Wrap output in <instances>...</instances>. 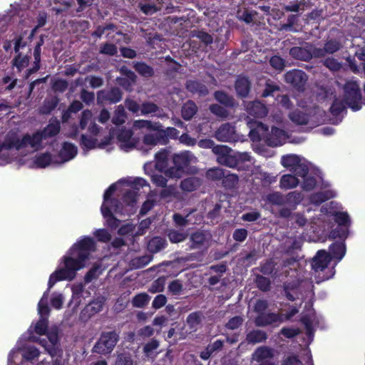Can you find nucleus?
I'll return each mask as SVG.
<instances>
[{
	"instance_id": "1",
	"label": "nucleus",
	"mask_w": 365,
	"mask_h": 365,
	"mask_svg": "<svg viewBox=\"0 0 365 365\" xmlns=\"http://www.w3.org/2000/svg\"><path fill=\"white\" fill-rule=\"evenodd\" d=\"M94 250L95 242L93 239L89 237H83L76 242L67 254L62 257L58 268L50 275L48 289L43 293L38 304V313L40 317L34 327V331L36 334L43 335L46 334L47 330V317L50 312L48 306L50 289L58 281L73 279L77 272L85 267L86 261Z\"/></svg>"
},
{
	"instance_id": "2",
	"label": "nucleus",
	"mask_w": 365,
	"mask_h": 365,
	"mask_svg": "<svg viewBox=\"0 0 365 365\" xmlns=\"http://www.w3.org/2000/svg\"><path fill=\"white\" fill-rule=\"evenodd\" d=\"M346 254L344 242H336L329 246V252L326 250H319L313 257L312 267L314 274L317 283H320L331 278L335 270L333 267H329L331 258L339 262Z\"/></svg>"
},
{
	"instance_id": "3",
	"label": "nucleus",
	"mask_w": 365,
	"mask_h": 365,
	"mask_svg": "<svg viewBox=\"0 0 365 365\" xmlns=\"http://www.w3.org/2000/svg\"><path fill=\"white\" fill-rule=\"evenodd\" d=\"M60 131L58 121L50 123L42 131L32 134H26L20 138V147L23 149L24 155L38 150L42 148V142L48 138L57 135Z\"/></svg>"
},
{
	"instance_id": "4",
	"label": "nucleus",
	"mask_w": 365,
	"mask_h": 365,
	"mask_svg": "<svg viewBox=\"0 0 365 365\" xmlns=\"http://www.w3.org/2000/svg\"><path fill=\"white\" fill-rule=\"evenodd\" d=\"M116 189V183L109 186L103 195V202L101 207V213L106 220V225L113 230L116 229L119 226L120 221L113 216L112 212L115 213L122 212L120 202L117 199H110Z\"/></svg>"
},
{
	"instance_id": "5",
	"label": "nucleus",
	"mask_w": 365,
	"mask_h": 365,
	"mask_svg": "<svg viewBox=\"0 0 365 365\" xmlns=\"http://www.w3.org/2000/svg\"><path fill=\"white\" fill-rule=\"evenodd\" d=\"M284 292L286 298L289 301L296 299H312L314 293L312 282L308 279L293 280L284 283Z\"/></svg>"
},
{
	"instance_id": "6",
	"label": "nucleus",
	"mask_w": 365,
	"mask_h": 365,
	"mask_svg": "<svg viewBox=\"0 0 365 365\" xmlns=\"http://www.w3.org/2000/svg\"><path fill=\"white\" fill-rule=\"evenodd\" d=\"M32 0H20L10 5V9L0 14V23H26L30 17Z\"/></svg>"
},
{
	"instance_id": "7",
	"label": "nucleus",
	"mask_w": 365,
	"mask_h": 365,
	"mask_svg": "<svg viewBox=\"0 0 365 365\" xmlns=\"http://www.w3.org/2000/svg\"><path fill=\"white\" fill-rule=\"evenodd\" d=\"M289 119L297 125H310L315 127L323 121L322 111L316 107H307L303 110H295L289 114Z\"/></svg>"
},
{
	"instance_id": "8",
	"label": "nucleus",
	"mask_w": 365,
	"mask_h": 365,
	"mask_svg": "<svg viewBox=\"0 0 365 365\" xmlns=\"http://www.w3.org/2000/svg\"><path fill=\"white\" fill-rule=\"evenodd\" d=\"M20 143V137L13 132L7 133L3 142L0 141V166L10 163L15 158L11 153L12 149L24 155L23 149L19 146Z\"/></svg>"
},
{
	"instance_id": "9",
	"label": "nucleus",
	"mask_w": 365,
	"mask_h": 365,
	"mask_svg": "<svg viewBox=\"0 0 365 365\" xmlns=\"http://www.w3.org/2000/svg\"><path fill=\"white\" fill-rule=\"evenodd\" d=\"M173 165L165 170V175L171 178H180L185 169L191 163L197 162V158L190 151H183L174 154L172 157Z\"/></svg>"
},
{
	"instance_id": "10",
	"label": "nucleus",
	"mask_w": 365,
	"mask_h": 365,
	"mask_svg": "<svg viewBox=\"0 0 365 365\" xmlns=\"http://www.w3.org/2000/svg\"><path fill=\"white\" fill-rule=\"evenodd\" d=\"M28 340L37 342L52 356H56L60 351L58 347V335L57 331H51L48 334V340L35 336L33 334L32 327L27 331Z\"/></svg>"
},
{
	"instance_id": "11",
	"label": "nucleus",
	"mask_w": 365,
	"mask_h": 365,
	"mask_svg": "<svg viewBox=\"0 0 365 365\" xmlns=\"http://www.w3.org/2000/svg\"><path fill=\"white\" fill-rule=\"evenodd\" d=\"M86 130L91 135L96 136L100 133L101 128L95 122L93 113L90 110H84L80 117L78 125L73 128V131L70 134L71 138H76L79 130Z\"/></svg>"
},
{
	"instance_id": "12",
	"label": "nucleus",
	"mask_w": 365,
	"mask_h": 365,
	"mask_svg": "<svg viewBox=\"0 0 365 365\" xmlns=\"http://www.w3.org/2000/svg\"><path fill=\"white\" fill-rule=\"evenodd\" d=\"M344 99L347 106L354 111L359 110L361 108V91L359 85L356 81H350L344 85Z\"/></svg>"
},
{
	"instance_id": "13",
	"label": "nucleus",
	"mask_w": 365,
	"mask_h": 365,
	"mask_svg": "<svg viewBox=\"0 0 365 365\" xmlns=\"http://www.w3.org/2000/svg\"><path fill=\"white\" fill-rule=\"evenodd\" d=\"M119 340V335L115 331L104 332L93 348V352L99 354H110Z\"/></svg>"
},
{
	"instance_id": "14",
	"label": "nucleus",
	"mask_w": 365,
	"mask_h": 365,
	"mask_svg": "<svg viewBox=\"0 0 365 365\" xmlns=\"http://www.w3.org/2000/svg\"><path fill=\"white\" fill-rule=\"evenodd\" d=\"M276 350L269 346H258L252 354L251 359L258 365H275L274 361L276 355Z\"/></svg>"
},
{
	"instance_id": "15",
	"label": "nucleus",
	"mask_w": 365,
	"mask_h": 365,
	"mask_svg": "<svg viewBox=\"0 0 365 365\" xmlns=\"http://www.w3.org/2000/svg\"><path fill=\"white\" fill-rule=\"evenodd\" d=\"M160 128L158 130H153L155 133H147L143 136V145H139L137 143V149L142 150L143 153H147L150 150L157 145H165V134L160 131Z\"/></svg>"
},
{
	"instance_id": "16",
	"label": "nucleus",
	"mask_w": 365,
	"mask_h": 365,
	"mask_svg": "<svg viewBox=\"0 0 365 365\" xmlns=\"http://www.w3.org/2000/svg\"><path fill=\"white\" fill-rule=\"evenodd\" d=\"M212 235L204 231H197L190 235L188 242L190 250H205L210 245Z\"/></svg>"
},
{
	"instance_id": "17",
	"label": "nucleus",
	"mask_w": 365,
	"mask_h": 365,
	"mask_svg": "<svg viewBox=\"0 0 365 365\" xmlns=\"http://www.w3.org/2000/svg\"><path fill=\"white\" fill-rule=\"evenodd\" d=\"M247 123L250 129L249 136L252 141L264 140L268 143L269 131L267 125L252 119L248 120Z\"/></svg>"
},
{
	"instance_id": "18",
	"label": "nucleus",
	"mask_w": 365,
	"mask_h": 365,
	"mask_svg": "<svg viewBox=\"0 0 365 365\" xmlns=\"http://www.w3.org/2000/svg\"><path fill=\"white\" fill-rule=\"evenodd\" d=\"M213 153L216 154L217 162L229 168H237V160L235 153L230 154V149L226 145H216L213 148Z\"/></svg>"
},
{
	"instance_id": "19",
	"label": "nucleus",
	"mask_w": 365,
	"mask_h": 365,
	"mask_svg": "<svg viewBox=\"0 0 365 365\" xmlns=\"http://www.w3.org/2000/svg\"><path fill=\"white\" fill-rule=\"evenodd\" d=\"M301 322L305 327L306 333L310 343L314 338V327H319L320 319L317 316L316 312L312 309L308 313L302 314Z\"/></svg>"
},
{
	"instance_id": "20",
	"label": "nucleus",
	"mask_w": 365,
	"mask_h": 365,
	"mask_svg": "<svg viewBox=\"0 0 365 365\" xmlns=\"http://www.w3.org/2000/svg\"><path fill=\"white\" fill-rule=\"evenodd\" d=\"M28 336L27 332L23 334L17 341L16 347L13 349L16 351L14 359L18 356L19 351H22V356L26 361H32L38 357L40 352L37 348L34 346H24L21 344L24 339H28Z\"/></svg>"
},
{
	"instance_id": "21",
	"label": "nucleus",
	"mask_w": 365,
	"mask_h": 365,
	"mask_svg": "<svg viewBox=\"0 0 365 365\" xmlns=\"http://www.w3.org/2000/svg\"><path fill=\"white\" fill-rule=\"evenodd\" d=\"M215 138L221 142H235L237 140L235 127L230 123L222 124L215 131Z\"/></svg>"
},
{
	"instance_id": "22",
	"label": "nucleus",
	"mask_w": 365,
	"mask_h": 365,
	"mask_svg": "<svg viewBox=\"0 0 365 365\" xmlns=\"http://www.w3.org/2000/svg\"><path fill=\"white\" fill-rule=\"evenodd\" d=\"M284 81L297 90H303L307 81V74L300 70H292L284 75Z\"/></svg>"
},
{
	"instance_id": "23",
	"label": "nucleus",
	"mask_w": 365,
	"mask_h": 365,
	"mask_svg": "<svg viewBox=\"0 0 365 365\" xmlns=\"http://www.w3.org/2000/svg\"><path fill=\"white\" fill-rule=\"evenodd\" d=\"M284 322V317L282 314L268 312L258 314L255 319V324L257 327H264L269 325L278 326Z\"/></svg>"
},
{
	"instance_id": "24",
	"label": "nucleus",
	"mask_w": 365,
	"mask_h": 365,
	"mask_svg": "<svg viewBox=\"0 0 365 365\" xmlns=\"http://www.w3.org/2000/svg\"><path fill=\"white\" fill-rule=\"evenodd\" d=\"M121 150L128 152L137 148V142L133 138V132L130 129L123 128L116 134Z\"/></svg>"
},
{
	"instance_id": "25",
	"label": "nucleus",
	"mask_w": 365,
	"mask_h": 365,
	"mask_svg": "<svg viewBox=\"0 0 365 365\" xmlns=\"http://www.w3.org/2000/svg\"><path fill=\"white\" fill-rule=\"evenodd\" d=\"M122 99V93L118 88H113L110 90H101L97 93V102L98 104L105 103H115Z\"/></svg>"
},
{
	"instance_id": "26",
	"label": "nucleus",
	"mask_w": 365,
	"mask_h": 365,
	"mask_svg": "<svg viewBox=\"0 0 365 365\" xmlns=\"http://www.w3.org/2000/svg\"><path fill=\"white\" fill-rule=\"evenodd\" d=\"M317 48L312 45H307L305 47H294L290 49V55L301 61H309L313 56H315Z\"/></svg>"
},
{
	"instance_id": "27",
	"label": "nucleus",
	"mask_w": 365,
	"mask_h": 365,
	"mask_svg": "<svg viewBox=\"0 0 365 365\" xmlns=\"http://www.w3.org/2000/svg\"><path fill=\"white\" fill-rule=\"evenodd\" d=\"M170 156V151L168 149H161L155 155V165L154 167L159 172L165 173V170L168 169V160Z\"/></svg>"
},
{
	"instance_id": "28",
	"label": "nucleus",
	"mask_w": 365,
	"mask_h": 365,
	"mask_svg": "<svg viewBox=\"0 0 365 365\" xmlns=\"http://www.w3.org/2000/svg\"><path fill=\"white\" fill-rule=\"evenodd\" d=\"M287 139L286 132L280 128L273 127L271 133H269L267 144L272 147L282 145Z\"/></svg>"
},
{
	"instance_id": "29",
	"label": "nucleus",
	"mask_w": 365,
	"mask_h": 365,
	"mask_svg": "<svg viewBox=\"0 0 365 365\" xmlns=\"http://www.w3.org/2000/svg\"><path fill=\"white\" fill-rule=\"evenodd\" d=\"M247 112L255 118H263L267 115V108L259 101L250 102L246 106Z\"/></svg>"
},
{
	"instance_id": "30",
	"label": "nucleus",
	"mask_w": 365,
	"mask_h": 365,
	"mask_svg": "<svg viewBox=\"0 0 365 365\" xmlns=\"http://www.w3.org/2000/svg\"><path fill=\"white\" fill-rule=\"evenodd\" d=\"M140 115H151L160 118L165 116L163 110L161 109L158 105L150 101H145L141 104Z\"/></svg>"
},
{
	"instance_id": "31",
	"label": "nucleus",
	"mask_w": 365,
	"mask_h": 365,
	"mask_svg": "<svg viewBox=\"0 0 365 365\" xmlns=\"http://www.w3.org/2000/svg\"><path fill=\"white\" fill-rule=\"evenodd\" d=\"M77 148L70 143H64L59 153L58 164H63L72 160L77 154Z\"/></svg>"
},
{
	"instance_id": "32",
	"label": "nucleus",
	"mask_w": 365,
	"mask_h": 365,
	"mask_svg": "<svg viewBox=\"0 0 365 365\" xmlns=\"http://www.w3.org/2000/svg\"><path fill=\"white\" fill-rule=\"evenodd\" d=\"M318 173V170L313 169L305 178H302L301 187L304 191H311L315 188L318 183L317 178L321 179Z\"/></svg>"
},
{
	"instance_id": "33",
	"label": "nucleus",
	"mask_w": 365,
	"mask_h": 365,
	"mask_svg": "<svg viewBox=\"0 0 365 365\" xmlns=\"http://www.w3.org/2000/svg\"><path fill=\"white\" fill-rule=\"evenodd\" d=\"M267 337L266 331L261 329H253L247 334L245 341L250 344H256L266 341Z\"/></svg>"
},
{
	"instance_id": "34",
	"label": "nucleus",
	"mask_w": 365,
	"mask_h": 365,
	"mask_svg": "<svg viewBox=\"0 0 365 365\" xmlns=\"http://www.w3.org/2000/svg\"><path fill=\"white\" fill-rule=\"evenodd\" d=\"M335 191L332 190H327L325 191H321L314 193L310 195V202L316 205H319L322 202L336 197Z\"/></svg>"
},
{
	"instance_id": "35",
	"label": "nucleus",
	"mask_w": 365,
	"mask_h": 365,
	"mask_svg": "<svg viewBox=\"0 0 365 365\" xmlns=\"http://www.w3.org/2000/svg\"><path fill=\"white\" fill-rule=\"evenodd\" d=\"M341 45L337 40H329L328 41L323 48H317L315 51V57H321L325 55V53H334L339 51Z\"/></svg>"
},
{
	"instance_id": "36",
	"label": "nucleus",
	"mask_w": 365,
	"mask_h": 365,
	"mask_svg": "<svg viewBox=\"0 0 365 365\" xmlns=\"http://www.w3.org/2000/svg\"><path fill=\"white\" fill-rule=\"evenodd\" d=\"M186 88L192 93L198 94L199 96H205L208 93L206 86L198 81H187L186 83Z\"/></svg>"
},
{
	"instance_id": "37",
	"label": "nucleus",
	"mask_w": 365,
	"mask_h": 365,
	"mask_svg": "<svg viewBox=\"0 0 365 365\" xmlns=\"http://www.w3.org/2000/svg\"><path fill=\"white\" fill-rule=\"evenodd\" d=\"M235 90L241 97H246L250 90V82L247 78L239 76L235 82Z\"/></svg>"
},
{
	"instance_id": "38",
	"label": "nucleus",
	"mask_w": 365,
	"mask_h": 365,
	"mask_svg": "<svg viewBox=\"0 0 365 365\" xmlns=\"http://www.w3.org/2000/svg\"><path fill=\"white\" fill-rule=\"evenodd\" d=\"M299 184V179L293 174L283 175L279 180V187L284 190L296 187Z\"/></svg>"
},
{
	"instance_id": "39",
	"label": "nucleus",
	"mask_w": 365,
	"mask_h": 365,
	"mask_svg": "<svg viewBox=\"0 0 365 365\" xmlns=\"http://www.w3.org/2000/svg\"><path fill=\"white\" fill-rule=\"evenodd\" d=\"M203 314L201 312H194L190 313L186 319V323L190 329L196 331L202 323Z\"/></svg>"
},
{
	"instance_id": "40",
	"label": "nucleus",
	"mask_w": 365,
	"mask_h": 365,
	"mask_svg": "<svg viewBox=\"0 0 365 365\" xmlns=\"http://www.w3.org/2000/svg\"><path fill=\"white\" fill-rule=\"evenodd\" d=\"M284 197L285 205L295 210L297 206L302 202L304 196L301 192L292 191L284 195Z\"/></svg>"
},
{
	"instance_id": "41",
	"label": "nucleus",
	"mask_w": 365,
	"mask_h": 365,
	"mask_svg": "<svg viewBox=\"0 0 365 365\" xmlns=\"http://www.w3.org/2000/svg\"><path fill=\"white\" fill-rule=\"evenodd\" d=\"M313 168L310 167V164L303 158L302 161L295 167L291 173L297 177L305 178Z\"/></svg>"
},
{
	"instance_id": "42",
	"label": "nucleus",
	"mask_w": 365,
	"mask_h": 365,
	"mask_svg": "<svg viewBox=\"0 0 365 365\" xmlns=\"http://www.w3.org/2000/svg\"><path fill=\"white\" fill-rule=\"evenodd\" d=\"M298 262L294 257H289L283 259L282 262V272L285 276L291 275L294 276L291 272H295L298 267Z\"/></svg>"
},
{
	"instance_id": "43",
	"label": "nucleus",
	"mask_w": 365,
	"mask_h": 365,
	"mask_svg": "<svg viewBox=\"0 0 365 365\" xmlns=\"http://www.w3.org/2000/svg\"><path fill=\"white\" fill-rule=\"evenodd\" d=\"M167 245L165 238L160 237H155L149 240L148 243V250L153 253H157L163 250Z\"/></svg>"
},
{
	"instance_id": "44",
	"label": "nucleus",
	"mask_w": 365,
	"mask_h": 365,
	"mask_svg": "<svg viewBox=\"0 0 365 365\" xmlns=\"http://www.w3.org/2000/svg\"><path fill=\"white\" fill-rule=\"evenodd\" d=\"M299 155L289 154L283 155L281 158L282 165L287 168L290 172L295 168L302 160Z\"/></svg>"
},
{
	"instance_id": "45",
	"label": "nucleus",
	"mask_w": 365,
	"mask_h": 365,
	"mask_svg": "<svg viewBox=\"0 0 365 365\" xmlns=\"http://www.w3.org/2000/svg\"><path fill=\"white\" fill-rule=\"evenodd\" d=\"M201 184L200 180L196 177H189L180 182V188L185 192H192L196 190Z\"/></svg>"
},
{
	"instance_id": "46",
	"label": "nucleus",
	"mask_w": 365,
	"mask_h": 365,
	"mask_svg": "<svg viewBox=\"0 0 365 365\" xmlns=\"http://www.w3.org/2000/svg\"><path fill=\"white\" fill-rule=\"evenodd\" d=\"M197 107L192 101H188L182 107V117L185 120H190L197 113Z\"/></svg>"
},
{
	"instance_id": "47",
	"label": "nucleus",
	"mask_w": 365,
	"mask_h": 365,
	"mask_svg": "<svg viewBox=\"0 0 365 365\" xmlns=\"http://www.w3.org/2000/svg\"><path fill=\"white\" fill-rule=\"evenodd\" d=\"M34 163L37 168H43L51 164L58 163V161L53 160L49 153H43L36 155L34 158Z\"/></svg>"
},
{
	"instance_id": "48",
	"label": "nucleus",
	"mask_w": 365,
	"mask_h": 365,
	"mask_svg": "<svg viewBox=\"0 0 365 365\" xmlns=\"http://www.w3.org/2000/svg\"><path fill=\"white\" fill-rule=\"evenodd\" d=\"M133 127L135 128H147L148 130H158L163 127L159 122H152L148 120H136L133 122Z\"/></svg>"
},
{
	"instance_id": "49",
	"label": "nucleus",
	"mask_w": 365,
	"mask_h": 365,
	"mask_svg": "<svg viewBox=\"0 0 365 365\" xmlns=\"http://www.w3.org/2000/svg\"><path fill=\"white\" fill-rule=\"evenodd\" d=\"M126 118L127 115L124 107L122 105L118 106L114 111L112 123L116 125H120L125 122Z\"/></svg>"
},
{
	"instance_id": "50",
	"label": "nucleus",
	"mask_w": 365,
	"mask_h": 365,
	"mask_svg": "<svg viewBox=\"0 0 365 365\" xmlns=\"http://www.w3.org/2000/svg\"><path fill=\"white\" fill-rule=\"evenodd\" d=\"M266 200L269 203H270L273 205H277V206L285 205L284 195H283L280 192H272L271 193H269L266 196Z\"/></svg>"
},
{
	"instance_id": "51",
	"label": "nucleus",
	"mask_w": 365,
	"mask_h": 365,
	"mask_svg": "<svg viewBox=\"0 0 365 365\" xmlns=\"http://www.w3.org/2000/svg\"><path fill=\"white\" fill-rule=\"evenodd\" d=\"M150 297L145 292L136 294L132 299V304L134 307L143 308L150 302Z\"/></svg>"
},
{
	"instance_id": "52",
	"label": "nucleus",
	"mask_w": 365,
	"mask_h": 365,
	"mask_svg": "<svg viewBox=\"0 0 365 365\" xmlns=\"http://www.w3.org/2000/svg\"><path fill=\"white\" fill-rule=\"evenodd\" d=\"M41 48L39 45H36L34 51V66L32 68H29L26 71V78H29L32 73L36 72L40 68L41 61Z\"/></svg>"
},
{
	"instance_id": "53",
	"label": "nucleus",
	"mask_w": 365,
	"mask_h": 365,
	"mask_svg": "<svg viewBox=\"0 0 365 365\" xmlns=\"http://www.w3.org/2000/svg\"><path fill=\"white\" fill-rule=\"evenodd\" d=\"M30 57L28 55L22 56L19 53L17 56L13 59V66H15L19 71L25 68L29 63Z\"/></svg>"
},
{
	"instance_id": "54",
	"label": "nucleus",
	"mask_w": 365,
	"mask_h": 365,
	"mask_svg": "<svg viewBox=\"0 0 365 365\" xmlns=\"http://www.w3.org/2000/svg\"><path fill=\"white\" fill-rule=\"evenodd\" d=\"M168 237L172 243L183 242L187 237V233L175 230H170L168 232Z\"/></svg>"
},
{
	"instance_id": "55",
	"label": "nucleus",
	"mask_w": 365,
	"mask_h": 365,
	"mask_svg": "<svg viewBox=\"0 0 365 365\" xmlns=\"http://www.w3.org/2000/svg\"><path fill=\"white\" fill-rule=\"evenodd\" d=\"M58 101L56 98H51L46 99L43 104L39 108V111L42 114L50 113L58 105Z\"/></svg>"
},
{
	"instance_id": "56",
	"label": "nucleus",
	"mask_w": 365,
	"mask_h": 365,
	"mask_svg": "<svg viewBox=\"0 0 365 365\" xmlns=\"http://www.w3.org/2000/svg\"><path fill=\"white\" fill-rule=\"evenodd\" d=\"M225 170L221 168H213L206 172V178L211 180H222L225 176Z\"/></svg>"
},
{
	"instance_id": "57",
	"label": "nucleus",
	"mask_w": 365,
	"mask_h": 365,
	"mask_svg": "<svg viewBox=\"0 0 365 365\" xmlns=\"http://www.w3.org/2000/svg\"><path fill=\"white\" fill-rule=\"evenodd\" d=\"M134 68L139 74L145 77H150L154 73L153 68L145 63L138 62L135 63Z\"/></svg>"
},
{
	"instance_id": "58",
	"label": "nucleus",
	"mask_w": 365,
	"mask_h": 365,
	"mask_svg": "<svg viewBox=\"0 0 365 365\" xmlns=\"http://www.w3.org/2000/svg\"><path fill=\"white\" fill-rule=\"evenodd\" d=\"M152 259L153 257L149 255L137 257L131 260V265L135 269L142 268L148 264Z\"/></svg>"
},
{
	"instance_id": "59",
	"label": "nucleus",
	"mask_w": 365,
	"mask_h": 365,
	"mask_svg": "<svg viewBox=\"0 0 365 365\" xmlns=\"http://www.w3.org/2000/svg\"><path fill=\"white\" fill-rule=\"evenodd\" d=\"M264 86L265 88L262 93V96L263 97L272 96L275 91L279 90L278 84L270 79L266 81Z\"/></svg>"
},
{
	"instance_id": "60",
	"label": "nucleus",
	"mask_w": 365,
	"mask_h": 365,
	"mask_svg": "<svg viewBox=\"0 0 365 365\" xmlns=\"http://www.w3.org/2000/svg\"><path fill=\"white\" fill-rule=\"evenodd\" d=\"M165 277H159L153 282V283L148 288V292L152 294L162 292L165 289Z\"/></svg>"
},
{
	"instance_id": "61",
	"label": "nucleus",
	"mask_w": 365,
	"mask_h": 365,
	"mask_svg": "<svg viewBox=\"0 0 365 365\" xmlns=\"http://www.w3.org/2000/svg\"><path fill=\"white\" fill-rule=\"evenodd\" d=\"M214 96L218 102L226 106H234V99L222 91H216Z\"/></svg>"
},
{
	"instance_id": "62",
	"label": "nucleus",
	"mask_w": 365,
	"mask_h": 365,
	"mask_svg": "<svg viewBox=\"0 0 365 365\" xmlns=\"http://www.w3.org/2000/svg\"><path fill=\"white\" fill-rule=\"evenodd\" d=\"M238 176L235 174H230L228 171H225V176L222 178V184L227 188L234 187L238 182Z\"/></svg>"
},
{
	"instance_id": "63",
	"label": "nucleus",
	"mask_w": 365,
	"mask_h": 365,
	"mask_svg": "<svg viewBox=\"0 0 365 365\" xmlns=\"http://www.w3.org/2000/svg\"><path fill=\"white\" fill-rule=\"evenodd\" d=\"M348 236L347 227L338 225L329 234V238L336 239L339 238L344 240Z\"/></svg>"
},
{
	"instance_id": "64",
	"label": "nucleus",
	"mask_w": 365,
	"mask_h": 365,
	"mask_svg": "<svg viewBox=\"0 0 365 365\" xmlns=\"http://www.w3.org/2000/svg\"><path fill=\"white\" fill-rule=\"evenodd\" d=\"M114 365H133V360L129 354H120L117 356Z\"/></svg>"
}]
</instances>
